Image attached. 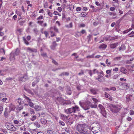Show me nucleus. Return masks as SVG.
I'll return each instance as SVG.
<instances>
[{"mask_svg": "<svg viewBox=\"0 0 134 134\" xmlns=\"http://www.w3.org/2000/svg\"><path fill=\"white\" fill-rule=\"evenodd\" d=\"M86 100H82L79 101V104L80 106L85 110H86L89 109L90 107L91 108H96L97 105L92 104L87 98H86Z\"/></svg>", "mask_w": 134, "mask_h": 134, "instance_id": "f257e3e1", "label": "nucleus"}, {"mask_svg": "<svg viewBox=\"0 0 134 134\" xmlns=\"http://www.w3.org/2000/svg\"><path fill=\"white\" fill-rule=\"evenodd\" d=\"M77 130L80 134H90L89 127L85 124H78L76 127Z\"/></svg>", "mask_w": 134, "mask_h": 134, "instance_id": "f03ea898", "label": "nucleus"}, {"mask_svg": "<svg viewBox=\"0 0 134 134\" xmlns=\"http://www.w3.org/2000/svg\"><path fill=\"white\" fill-rule=\"evenodd\" d=\"M80 110L79 107L78 106L75 105L74 107L65 109V112L66 114H69L72 113H76Z\"/></svg>", "mask_w": 134, "mask_h": 134, "instance_id": "7ed1b4c3", "label": "nucleus"}, {"mask_svg": "<svg viewBox=\"0 0 134 134\" xmlns=\"http://www.w3.org/2000/svg\"><path fill=\"white\" fill-rule=\"evenodd\" d=\"M91 129V131L93 133H96L100 130L101 126L100 125L97 124L95 126L92 127Z\"/></svg>", "mask_w": 134, "mask_h": 134, "instance_id": "20e7f679", "label": "nucleus"}, {"mask_svg": "<svg viewBox=\"0 0 134 134\" xmlns=\"http://www.w3.org/2000/svg\"><path fill=\"white\" fill-rule=\"evenodd\" d=\"M109 108L113 112L117 113L120 110L119 108L114 105L110 104L109 107Z\"/></svg>", "mask_w": 134, "mask_h": 134, "instance_id": "39448f33", "label": "nucleus"}, {"mask_svg": "<svg viewBox=\"0 0 134 134\" xmlns=\"http://www.w3.org/2000/svg\"><path fill=\"white\" fill-rule=\"evenodd\" d=\"M57 100L58 101L60 104L64 105L65 104H69L71 103L70 101L64 100L61 97H58L57 98Z\"/></svg>", "mask_w": 134, "mask_h": 134, "instance_id": "423d86ee", "label": "nucleus"}, {"mask_svg": "<svg viewBox=\"0 0 134 134\" xmlns=\"http://www.w3.org/2000/svg\"><path fill=\"white\" fill-rule=\"evenodd\" d=\"M87 98V99H88L89 101L90 100L92 101V100H93V103L94 104H96L98 102V99L94 98L93 96L89 95H88Z\"/></svg>", "mask_w": 134, "mask_h": 134, "instance_id": "0eeeda50", "label": "nucleus"}, {"mask_svg": "<svg viewBox=\"0 0 134 134\" xmlns=\"http://www.w3.org/2000/svg\"><path fill=\"white\" fill-rule=\"evenodd\" d=\"M23 98H25L26 100L29 103V106L33 108L34 107V104L31 101V99L25 95H24Z\"/></svg>", "mask_w": 134, "mask_h": 134, "instance_id": "6e6552de", "label": "nucleus"}, {"mask_svg": "<svg viewBox=\"0 0 134 134\" xmlns=\"http://www.w3.org/2000/svg\"><path fill=\"white\" fill-rule=\"evenodd\" d=\"M27 76L26 75L24 76L21 75L18 77V79L20 81H25V79H27Z\"/></svg>", "mask_w": 134, "mask_h": 134, "instance_id": "1a4fd4ad", "label": "nucleus"}, {"mask_svg": "<svg viewBox=\"0 0 134 134\" xmlns=\"http://www.w3.org/2000/svg\"><path fill=\"white\" fill-rule=\"evenodd\" d=\"M7 128L8 130L12 131H15L16 130V128L15 127L10 124H9L8 125Z\"/></svg>", "mask_w": 134, "mask_h": 134, "instance_id": "9d476101", "label": "nucleus"}, {"mask_svg": "<svg viewBox=\"0 0 134 134\" xmlns=\"http://www.w3.org/2000/svg\"><path fill=\"white\" fill-rule=\"evenodd\" d=\"M25 49L27 51V52H37V50L36 49L34 48H31L30 47L26 48Z\"/></svg>", "mask_w": 134, "mask_h": 134, "instance_id": "9b49d317", "label": "nucleus"}, {"mask_svg": "<svg viewBox=\"0 0 134 134\" xmlns=\"http://www.w3.org/2000/svg\"><path fill=\"white\" fill-rule=\"evenodd\" d=\"M10 61L13 62L15 60V58L14 54L13 53H12L10 54Z\"/></svg>", "mask_w": 134, "mask_h": 134, "instance_id": "f8f14e48", "label": "nucleus"}, {"mask_svg": "<svg viewBox=\"0 0 134 134\" xmlns=\"http://www.w3.org/2000/svg\"><path fill=\"white\" fill-rule=\"evenodd\" d=\"M9 110L10 111H14L15 108V105L12 103H10L9 104Z\"/></svg>", "mask_w": 134, "mask_h": 134, "instance_id": "ddd939ff", "label": "nucleus"}, {"mask_svg": "<svg viewBox=\"0 0 134 134\" xmlns=\"http://www.w3.org/2000/svg\"><path fill=\"white\" fill-rule=\"evenodd\" d=\"M60 116L61 118V119L63 121H65L68 118V116H66L62 114H60Z\"/></svg>", "mask_w": 134, "mask_h": 134, "instance_id": "4468645a", "label": "nucleus"}, {"mask_svg": "<svg viewBox=\"0 0 134 134\" xmlns=\"http://www.w3.org/2000/svg\"><path fill=\"white\" fill-rule=\"evenodd\" d=\"M99 81L100 82L103 81L104 80V78L103 76L100 75H98V77L96 79Z\"/></svg>", "mask_w": 134, "mask_h": 134, "instance_id": "2eb2a0df", "label": "nucleus"}, {"mask_svg": "<svg viewBox=\"0 0 134 134\" xmlns=\"http://www.w3.org/2000/svg\"><path fill=\"white\" fill-rule=\"evenodd\" d=\"M90 91L93 94H95L97 93L98 90L95 88H92L90 90Z\"/></svg>", "mask_w": 134, "mask_h": 134, "instance_id": "dca6fc26", "label": "nucleus"}, {"mask_svg": "<svg viewBox=\"0 0 134 134\" xmlns=\"http://www.w3.org/2000/svg\"><path fill=\"white\" fill-rule=\"evenodd\" d=\"M105 97L106 98H108L110 101L112 100V98L109 94L106 92H105Z\"/></svg>", "mask_w": 134, "mask_h": 134, "instance_id": "f3484780", "label": "nucleus"}, {"mask_svg": "<svg viewBox=\"0 0 134 134\" xmlns=\"http://www.w3.org/2000/svg\"><path fill=\"white\" fill-rule=\"evenodd\" d=\"M57 45V44L55 42H53L52 44V45L51 46V48L52 49L54 50Z\"/></svg>", "mask_w": 134, "mask_h": 134, "instance_id": "a211bd4d", "label": "nucleus"}, {"mask_svg": "<svg viewBox=\"0 0 134 134\" xmlns=\"http://www.w3.org/2000/svg\"><path fill=\"white\" fill-rule=\"evenodd\" d=\"M120 71L121 72L125 74L127 72V70L124 67H121V68Z\"/></svg>", "mask_w": 134, "mask_h": 134, "instance_id": "6ab92c4d", "label": "nucleus"}, {"mask_svg": "<svg viewBox=\"0 0 134 134\" xmlns=\"http://www.w3.org/2000/svg\"><path fill=\"white\" fill-rule=\"evenodd\" d=\"M118 44L117 43H112L110 44V47L111 48L114 49L116 48Z\"/></svg>", "mask_w": 134, "mask_h": 134, "instance_id": "aec40b11", "label": "nucleus"}, {"mask_svg": "<svg viewBox=\"0 0 134 134\" xmlns=\"http://www.w3.org/2000/svg\"><path fill=\"white\" fill-rule=\"evenodd\" d=\"M34 108L36 110H40L41 109V107L38 105H36L34 107Z\"/></svg>", "mask_w": 134, "mask_h": 134, "instance_id": "412c9836", "label": "nucleus"}, {"mask_svg": "<svg viewBox=\"0 0 134 134\" xmlns=\"http://www.w3.org/2000/svg\"><path fill=\"white\" fill-rule=\"evenodd\" d=\"M40 121L41 123L43 124H46L47 123V120L43 119H41Z\"/></svg>", "mask_w": 134, "mask_h": 134, "instance_id": "4be33fe9", "label": "nucleus"}, {"mask_svg": "<svg viewBox=\"0 0 134 134\" xmlns=\"http://www.w3.org/2000/svg\"><path fill=\"white\" fill-rule=\"evenodd\" d=\"M107 47V45L104 44H102L99 46V48L100 49H104L105 48Z\"/></svg>", "mask_w": 134, "mask_h": 134, "instance_id": "5701e85b", "label": "nucleus"}, {"mask_svg": "<svg viewBox=\"0 0 134 134\" xmlns=\"http://www.w3.org/2000/svg\"><path fill=\"white\" fill-rule=\"evenodd\" d=\"M17 102L20 105L24 103V102L21 100L20 98H19L16 99Z\"/></svg>", "mask_w": 134, "mask_h": 134, "instance_id": "b1692460", "label": "nucleus"}, {"mask_svg": "<svg viewBox=\"0 0 134 134\" xmlns=\"http://www.w3.org/2000/svg\"><path fill=\"white\" fill-rule=\"evenodd\" d=\"M15 13L18 15L20 16L22 14V13L21 11L19 10H16L15 12Z\"/></svg>", "mask_w": 134, "mask_h": 134, "instance_id": "393cba45", "label": "nucleus"}, {"mask_svg": "<svg viewBox=\"0 0 134 134\" xmlns=\"http://www.w3.org/2000/svg\"><path fill=\"white\" fill-rule=\"evenodd\" d=\"M34 126H36V127L39 128L40 126V125L37 121H35L33 123Z\"/></svg>", "mask_w": 134, "mask_h": 134, "instance_id": "a878e982", "label": "nucleus"}, {"mask_svg": "<svg viewBox=\"0 0 134 134\" xmlns=\"http://www.w3.org/2000/svg\"><path fill=\"white\" fill-rule=\"evenodd\" d=\"M132 97V96L130 94H128L127 95L126 98V100L129 102L130 100V98Z\"/></svg>", "mask_w": 134, "mask_h": 134, "instance_id": "bb28decb", "label": "nucleus"}, {"mask_svg": "<svg viewBox=\"0 0 134 134\" xmlns=\"http://www.w3.org/2000/svg\"><path fill=\"white\" fill-rule=\"evenodd\" d=\"M19 50L18 48H17L14 53H13L15 56L18 55L19 54Z\"/></svg>", "mask_w": 134, "mask_h": 134, "instance_id": "cd10ccee", "label": "nucleus"}, {"mask_svg": "<svg viewBox=\"0 0 134 134\" xmlns=\"http://www.w3.org/2000/svg\"><path fill=\"white\" fill-rule=\"evenodd\" d=\"M47 13L48 14L50 17H52L53 16L52 13L50 12L49 9H47Z\"/></svg>", "mask_w": 134, "mask_h": 134, "instance_id": "c85d7f7f", "label": "nucleus"}, {"mask_svg": "<svg viewBox=\"0 0 134 134\" xmlns=\"http://www.w3.org/2000/svg\"><path fill=\"white\" fill-rule=\"evenodd\" d=\"M72 23H70L69 24L65 25V27L67 28H71L72 27Z\"/></svg>", "mask_w": 134, "mask_h": 134, "instance_id": "c756f323", "label": "nucleus"}, {"mask_svg": "<svg viewBox=\"0 0 134 134\" xmlns=\"http://www.w3.org/2000/svg\"><path fill=\"white\" fill-rule=\"evenodd\" d=\"M6 96V94L4 93H0V98H2Z\"/></svg>", "mask_w": 134, "mask_h": 134, "instance_id": "7c9ffc66", "label": "nucleus"}, {"mask_svg": "<svg viewBox=\"0 0 134 134\" xmlns=\"http://www.w3.org/2000/svg\"><path fill=\"white\" fill-rule=\"evenodd\" d=\"M99 107L100 108V109L101 110V111H103L104 110V109L103 107V106L101 104H99Z\"/></svg>", "mask_w": 134, "mask_h": 134, "instance_id": "2f4dec72", "label": "nucleus"}, {"mask_svg": "<svg viewBox=\"0 0 134 134\" xmlns=\"http://www.w3.org/2000/svg\"><path fill=\"white\" fill-rule=\"evenodd\" d=\"M87 15V14L85 12H82L80 14V15L81 17H85Z\"/></svg>", "mask_w": 134, "mask_h": 134, "instance_id": "473e14b6", "label": "nucleus"}, {"mask_svg": "<svg viewBox=\"0 0 134 134\" xmlns=\"http://www.w3.org/2000/svg\"><path fill=\"white\" fill-rule=\"evenodd\" d=\"M43 21L41 20H38L37 23L41 26H42L43 23Z\"/></svg>", "mask_w": 134, "mask_h": 134, "instance_id": "72a5a7b5", "label": "nucleus"}, {"mask_svg": "<svg viewBox=\"0 0 134 134\" xmlns=\"http://www.w3.org/2000/svg\"><path fill=\"white\" fill-rule=\"evenodd\" d=\"M59 124L62 126H64L65 125V123L62 121H59Z\"/></svg>", "mask_w": 134, "mask_h": 134, "instance_id": "f704fd0d", "label": "nucleus"}, {"mask_svg": "<svg viewBox=\"0 0 134 134\" xmlns=\"http://www.w3.org/2000/svg\"><path fill=\"white\" fill-rule=\"evenodd\" d=\"M121 58V57H118L115 58H114V60H119Z\"/></svg>", "mask_w": 134, "mask_h": 134, "instance_id": "c9c22d12", "label": "nucleus"}, {"mask_svg": "<svg viewBox=\"0 0 134 134\" xmlns=\"http://www.w3.org/2000/svg\"><path fill=\"white\" fill-rule=\"evenodd\" d=\"M47 132L48 134H53V131L51 130H48Z\"/></svg>", "mask_w": 134, "mask_h": 134, "instance_id": "e433bc0d", "label": "nucleus"}, {"mask_svg": "<svg viewBox=\"0 0 134 134\" xmlns=\"http://www.w3.org/2000/svg\"><path fill=\"white\" fill-rule=\"evenodd\" d=\"M44 6L45 8H47L48 7V3L46 2H44Z\"/></svg>", "mask_w": 134, "mask_h": 134, "instance_id": "4c0bfd02", "label": "nucleus"}, {"mask_svg": "<svg viewBox=\"0 0 134 134\" xmlns=\"http://www.w3.org/2000/svg\"><path fill=\"white\" fill-rule=\"evenodd\" d=\"M36 116L35 115H34L32 116V118H31V120L32 121H34L36 119Z\"/></svg>", "mask_w": 134, "mask_h": 134, "instance_id": "58836bf2", "label": "nucleus"}, {"mask_svg": "<svg viewBox=\"0 0 134 134\" xmlns=\"http://www.w3.org/2000/svg\"><path fill=\"white\" fill-rule=\"evenodd\" d=\"M0 52L1 53L3 54V55L5 54V51L3 48H2L0 49Z\"/></svg>", "mask_w": 134, "mask_h": 134, "instance_id": "ea45409f", "label": "nucleus"}, {"mask_svg": "<svg viewBox=\"0 0 134 134\" xmlns=\"http://www.w3.org/2000/svg\"><path fill=\"white\" fill-rule=\"evenodd\" d=\"M26 3L28 4V6L31 7L32 6V4L30 3V2L29 1H26Z\"/></svg>", "mask_w": 134, "mask_h": 134, "instance_id": "a19ab883", "label": "nucleus"}, {"mask_svg": "<svg viewBox=\"0 0 134 134\" xmlns=\"http://www.w3.org/2000/svg\"><path fill=\"white\" fill-rule=\"evenodd\" d=\"M23 40L25 42V43L27 45H28L29 44V43L28 42L26 41V39L24 37H23Z\"/></svg>", "mask_w": 134, "mask_h": 134, "instance_id": "79ce46f5", "label": "nucleus"}, {"mask_svg": "<svg viewBox=\"0 0 134 134\" xmlns=\"http://www.w3.org/2000/svg\"><path fill=\"white\" fill-rule=\"evenodd\" d=\"M66 93L70 95L71 93V91L70 90H66Z\"/></svg>", "mask_w": 134, "mask_h": 134, "instance_id": "37998d69", "label": "nucleus"}, {"mask_svg": "<svg viewBox=\"0 0 134 134\" xmlns=\"http://www.w3.org/2000/svg\"><path fill=\"white\" fill-rule=\"evenodd\" d=\"M43 19V15H41L39 16L37 18V20H40L41 19Z\"/></svg>", "mask_w": 134, "mask_h": 134, "instance_id": "c03bdc74", "label": "nucleus"}, {"mask_svg": "<svg viewBox=\"0 0 134 134\" xmlns=\"http://www.w3.org/2000/svg\"><path fill=\"white\" fill-rule=\"evenodd\" d=\"M101 113L103 116L104 117H106V114L105 110L103 111H102V112L101 111Z\"/></svg>", "mask_w": 134, "mask_h": 134, "instance_id": "a18cd8bd", "label": "nucleus"}, {"mask_svg": "<svg viewBox=\"0 0 134 134\" xmlns=\"http://www.w3.org/2000/svg\"><path fill=\"white\" fill-rule=\"evenodd\" d=\"M39 81V80H37L36 81H34V82H32V85L33 86H35L36 84V83L38 82Z\"/></svg>", "mask_w": 134, "mask_h": 134, "instance_id": "49530a36", "label": "nucleus"}, {"mask_svg": "<svg viewBox=\"0 0 134 134\" xmlns=\"http://www.w3.org/2000/svg\"><path fill=\"white\" fill-rule=\"evenodd\" d=\"M94 54H93L91 55L87 56L86 57L87 58H93L94 57Z\"/></svg>", "mask_w": 134, "mask_h": 134, "instance_id": "de8ad7c7", "label": "nucleus"}, {"mask_svg": "<svg viewBox=\"0 0 134 134\" xmlns=\"http://www.w3.org/2000/svg\"><path fill=\"white\" fill-rule=\"evenodd\" d=\"M93 73L94 74H95L96 73H97L98 74L99 71L98 70H97L96 69H94L93 70Z\"/></svg>", "mask_w": 134, "mask_h": 134, "instance_id": "09e8293b", "label": "nucleus"}, {"mask_svg": "<svg viewBox=\"0 0 134 134\" xmlns=\"http://www.w3.org/2000/svg\"><path fill=\"white\" fill-rule=\"evenodd\" d=\"M82 87L81 86H80V85H79V86H77V90L78 91L80 90H81Z\"/></svg>", "mask_w": 134, "mask_h": 134, "instance_id": "8fccbe9b", "label": "nucleus"}, {"mask_svg": "<svg viewBox=\"0 0 134 134\" xmlns=\"http://www.w3.org/2000/svg\"><path fill=\"white\" fill-rule=\"evenodd\" d=\"M81 7H77L76 8V11L77 12H79L81 10Z\"/></svg>", "mask_w": 134, "mask_h": 134, "instance_id": "3c124183", "label": "nucleus"}, {"mask_svg": "<svg viewBox=\"0 0 134 134\" xmlns=\"http://www.w3.org/2000/svg\"><path fill=\"white\" fill-rule=\"evenodd\" d=\"M69 73L67 72H64L62 73V74L61 75H65L66 76H68L69 75Z\"/></svg>", "mask_w": 134, "mask_h": 134, "instance_id": "603ef678", "label": "nucleus"}, {"mask_svg": "<svg viewBox=\"0 0 134 134\" xmlns=\"http://www.w3.org/2000/svg\"><path fill=\"white\" fill-rule=\"evenodd\" d=\"M7 99L6 98H4L2 99V101L4 102H6V100Z\"/></svg>", "mask_w": 134, "mask_h": 134, "instance_id": "864d4df0", "label": "nucleus"}, {"mask_svg": "<svg viewBox=\"0 0 134 134\" xmlns=\"http://www.w3.org/2000/svg\"><path fill=\"white\" fill-rule=\"evenodd\" d=\"M30 113L31 114H35V112H34V109H30Z\"/></svg>", "mask_w": 134, "mask_h": 134, "instance_id": "5fc2aeb1", "label": "nucleus"}, {"mask_svg": "<svg viewBox=\"0 0 134 134\" xmlns=\"http://www.w3.org/2000/svg\"><path fill=\"white\" fill-rule=\"evenodd\" d=\"M130 115H133L134 114V112L133 110H131L130 111Z\"/></svg>", "mask_w": 134, "mask_h": 134, "instance_id": "6e6d98bb", "label": "nucleus"}, {"mask_svg": "<svg viewBox=\"0 0 134 134\" xmlns=\"http://www.w3.org/2000/svg\"><path fill=\"white\" fill-rule=\"evenodd\" d=\"M119 76V75L118 74H116L113 77V79H116Z\"/></svg>", "mask_w": 134, "mask_h": 134, "instance_id": "4d7b16f0", "label": "nucleus"}, {"mask_svg": "<svg viewBox=\"0 0 134 134\" xmlns=\"http://www.w3.org/2000/svg\"><path fill=\"white\" fill-rule=\"evenodd\" d=\"M110 10L111 11H114L115 10V8L114 7H111L110 8Z\"/></svg>", "mask_w": 134, "mask_h": 134, "instance_id": "13d9d810", "label": "nucleus"}, {"mask_svg": "<svg viewBox=\"0 0 134 134\" xmlns=\"http://www.w3.org/2000/svg\"><path fill=\"white\" fill-rule=\"evenodd\" d=\"M57 10L59 12H60L62 11V9L61 7H59L58 8Z\"/></svg>", "mask_w": 134, "mask_h": 134, "instance_id": "bf43d9fd", "label": "nucleus"}, {"mask_svg": "<svg viewBox=\"0 0 134 134\" xmlns=\"http://www.w3.org/2000/svg\"><path fill=\"white\" fill-rule=\"evenodd\" d=\"M13 79V78L11 77H8L6 78V80H12Z\"/></svg>", "mask_w": 134, "mask_h": 134, "instance_id": "052dcab7", "label": "nucleus"}, {"mask_svg": "<svg viewBox=\"0 0 134 134\" xmlns=\"http://www.w3.org/2000/svg\"><path fill=\"white\" fill-rule=\"evenodd\" d=\"M44 12V10H43V9H40L39 11V13H43Z\"/></svg>", "mask_w": 134, "mask_h": 134, "instance_id": "680f3d73", "label": "nucleus"}, {"mask_svg": "<svg viewBox=\"0 0 134 134\" xmlns=\"http://www.w3.org/2000/svg\"><path fill=\"white\" fill-rule=\"evenodd\" d=\"M110 90L115 91L116 90V88L115 87H113L110 88Z\"/></svg>", "mask_w": 134, "mask_h": 134, "instance_id": "e2e57ef3", "label": "nucleus"}, {"mask_svg": "<svg viewBox=\"0 0 134 134\" xmlns=\"http://www.w3.org/2000/svg\"><path fill=\"white\" fill-rule=\"evenodd\" d=\"M111 72V70H108L106 71V72L107 74H110Z\"/></svg>", "mask_w": 134, "mask_h": 134, "instance_id": "0e129e2a", "label": "nucleus"}, {"mask_svg": "<svg viewBox=\"0 0 134 134\" xmlns=\"http://www.w3.org/2000/svg\"><path fill=\"white\" fill-rule=\"evenodd\" d=\"M3 110V107L2 106H0V114H1Z\"/></svg>", "mask_w": 134, "mask_h": 134, "instance_id": "69168bd1", "label": "nucleus"}, {"mask_svg": "<svg viewBox=\"0 0 134 134\" xmlns=\"http://www.w3.org/2000/svg\"><path fill=\"white\" fill-rule=\"evenodd\" d=\"M14 122L15 124H18L19 123V122L17 120H15L14 121Z\"/></svg>", "mask_w": 134, "mask_h": 134, "instance_id": "338daca9", "label": "nucleus"}, {"mask_svg": "<svg viewBox=\"0 0 134 134\" xmlns=\"http://www.w3.org/2000/svg\"><path fill=\"white\" fill-rule=\"evenodd\" d=\"M53 29L55 32H57L58 31V29L56 27H54Z\"/></svg>", "mask_w": 134, "mask_h": 134, "instance_id": "774afa93", "label": "nucleus"}]
</instances>
